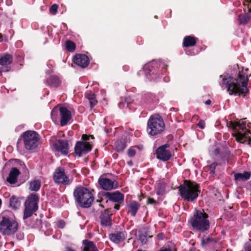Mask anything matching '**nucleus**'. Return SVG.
<instances>
[{"label":"nucleus","instance_id":"obj_28","mask_svg":"<svg viewBox=\"0 0 251 251\" xmlns=\"http://www.w3.org/2000/svg\"><path fill=\"white\" fill-rule=\"evenodd\" d=\"M41 187V182L39 180H33L30 181L29 189L31 191H37Z\"/></svg>","mask_w":251,"mask_h":251},{"label":"nucleus","instance_id":"obj_39","mask_svg":"<svg viewBox=\"0 0 251 251\" xmlns=\"http://www.w3.org/2000/svg\"><path fill=\"white\" fill-rule=\"evenodd\" d=\"M126 105V107L128 106V103L125 101V102H123V101H121L119 104V106L120 108H124Z\"/></svg>","mask_w":251,"mask_h":251},{"label":"nucleus","instance_id":"obj_1","mask_svg":"<svg viewBox=\"0 0 251 251\" xmlns=\"http://www.w3.org/2000/svg\"><path fill=\"white\" fill-rule=\"evenodd\" d=\"M248 75L242 71L239 72L237 78L228 75H220L219 83L222 89H226L230 95L245 96L248 92Z\"/></svg>","mask_w":251,"mask_h":251},{"label":"nucleus","instance_id":"obj_29","mask_svg":"<svg viewBox=\"0 0 251 251\" xmlns=\"http://www.w3.org/2000/svg\"><path fill=\"white\" fill-rule=\"evenodd\" d=\"M115 148L117 151H122L126 148L125 141L121 140L116 141L115 143Z\"/></svg>","mask_w":251,"mask_h":251},{"label":"nucleus","instance_id":"obj_45","mask_svg":"<svg viewBox=\"0 0 251 251\" xmlns=\"http://www.w3.org/2000/svg\"><path fill=\"white\" fill-rule=\"evenodd\" d=\"M157 236L159 240L163 239L164 235H163V234L162 233H160L158 234Z\"/></svg>","mask_w":251,"mask_h":251},{"label":"nucleus","instance_id":"obj_2","mask_svg":"<svg viewBox=\"0 0 251 251\" xmlns=\"http://www.w3.org/2000/svg\"><path fill=\"white\" fill-rule=\"evenodd\" d=\"M246 119L229 121L226 123L227 126L233 130L232 135L235 137L236 140L241 143L245 142L247 140L251 141V138L249 136L251 134V123H249L247 124Z\"/></svg>","mask_w":251,"mask_h":251},{"label":"nucleus","instance_id":"obj_4","mask_svg":"<svg viewBox=\"0 0 251 251\" xmlns=\"http://www.w3.org/2000/svg\"><path fill=\"white\" fill-rule=\"evenodd\" d=\"M74 196L79 205L82 207H89L94 201L91 192L83 187L76 188L74 191Z\"/></svg>","mask_w":251,"mask_h":251},{"label":"nucleus","instance_id":"obj_21","mask_svg":"<svg viewBox=\"0 0 251 251\" xmlns=\"http://www.w3.org/2000/svg\"><path fill=\"white\" fill-rule=\"evenodd\" d=\"M20 174L19 170L16 168H12L6 180L11 184H14L17 181V178Z\"/></svg>","mask_w":251,"mask_h":251},{"label":"nucleus","instance_id":"obj_9","mask_svg":"<svg viewBox=\"0 0 251 251\" xmlns=\"http://www.w3.org/2000/svg\"><path fill=\"white\" fill-rule=\"evenodd\" d=\"M24 145L26 150H32L36 148L38 145L39 137L35 131H29L24 133Z\"/></svg>","mask_w":251,"mask_h":251},{"label":"nucleus","instance_id":"obj_3","mask_svg":"<svg viewBox=\"0 0 251 251\" xmlns=\"http://www.w3.org/2000/svg\"><path fill=\"white\" fill-rule=\"evenodd\" d=\"M179 191L181 197L188 201L196 199L200 193L197 184L187 180L179 186Z\"/></svg>","mask_w":251,"mask_h":251},{"label":"nucleus","instance_id":"obj_51","mask_svg":"<svg viewBox=\"0 0 251 251\" xmlns=\"http://www.w3.org/2000/svg\"><path fill=\"white\" fill-rule=\"evenodd\" d=\"M127 164L130 166H132L133 165V163L132 161H129L127 162Z\"/></svg>","mask_w":251,"mask_h":251},{"label":"nucleus","instance_id":"obj_11","mask_svg":"<svg viewBox=\"0 0 251 251\" xmlns=\"http://www.w3.org/2000/svg\"><path fill=\"white\" fill-rule=\"evenodd\" d=\"M169 147L168 144L164 145L156 150L157 158L162 161H167L171 157L170 151L167 149Z\"/></svg>","mask_w":251,"mask_h":251},{"label":"nucleus","instance_id":"obj_47","mask_svg":"<svg viewBox=\"0 0 251 251\" xmlns=\"http://www.w3.org/2000/svg\"><path fill=\"white\" fill-rule=\"evenodd\" d=\"M159 251H171V249L170 248H165L160 250Z\"/></svg>","mask_w":251,"mask_h":251},{"label":"nucleus","instance_id":"obj_10","mask_svg":"<svg viewBox=\"0 0 251 251\" xmlns=\"http://www.w3.org/2000/svg\"><path fill=\"white\" fill-rule=\"evenodd\" d=\"M53 179L54 181L58 184L68 185L71 182L70 179L66 175L64 169L62 168H58L56 169L54 173Z\"/></svg>","mask_w":251,"mask_h":251},{"label":"nucleus","instance_id":"obj_43","mask_svg":"<svg viewBox=\"0 0 251 251\" xmlns=\"http://www.w3.org/2000/svg\"><path fill=\"white\" fill-rule=\"evenodd\" d=\"M147 202L148 204H154L156 203V201L153 199L149 198Z\"/></svg>","mask_w":251,"mask_h":251},{"label":"nucleus","instance_id":"obj_55","mask_svg":"<svg viewBox=\"0 0 251 251\" xmlns=\"http://www.w3.org/2000/svg\"><path fill=\"white\" fill-rule=\"evenodd\" d=\"M1 204V200L0 199V205Z\"/></svg>","mask_w":251,"mask_h":251},{"label":"nucleus","instance_id":"obj_17","mask_svg":"<svg viewBox=\"0 0 251 251\" xmlns=\"http://www.w3.org/2000/svg\"><path fill=\"white\" fill-rule=\"evenodd\" d=\"M74 62L75 64L84 68L88 66L89 61L88 57L84 54H76L74 57Z\"/></svg>","mask_w":251,"mask_h":251},{"label":"nucleus","instance_id":"obj_50","mask_svg":"<svg viewBox=\"0 0 251 251\" xmlns=\"http://www.w3.org/2000/svg\"><path fill=\"white\" fill-rule=\"evenodd\" d=\"M211 103V101L210 100H208L206 101H205V103L206 105H210Z\"/></svg>","mask_w":251,"mask_h":251},{"label":"nucleus","instance_id":"obj_22","mask_svg":"<svg viewBox=\"0 0 251 251\" xmlns=\"http://www.w3.org/2000/svg\"><path fill=\"white\" fill-rule=\"evenodd\" d=\"M251 177V173L245 172L243 173H236L234 174V179L237 183L242 181H245L249 179Z\"/></svg>","mask_w":251,"mask_h":251},{"label":"nucleus","instance_id":"obj_27","mask_svg":"<svg viewBox=\"0 0 251 251\" xmlns=\"http://www.w3.org/2000/svg\"><path fill=\"white\" fill-rule=\"evenodd\" d=\"M196 43V41L195 38L192 36H186L184 39L183 45L185 47L194 46L195 45Z\"/></svg>","mask_w":251,"mask_h":251},{"label":"nucleus","instance_id":"obj_36","mask_svg":"<svg viewBox=\"0 0 251 251\" xmlns=\"http://www.w3.org/2000/svg\"><path fill=\"white\" fill-rule=\"evenodd\" d=\"M212 239L209 237H203L201 239V244L204 245L210 242Z\"/></svg>","mask_w":251,"mask_h":251},{"label":"nucleus","instance_id":"obj_20","mask_svg":"<svg viewBox=\"0 0 251 251\" xmlns=\"http://www.w3.org/2000/svg\"><path fill=\"white\" fill-rule=\"evenodd\" d=\"M109 201L118 203H121L124 201V195L119 192L109 193L107 194Z\"/></svg>","mask_w":251,"mask_h":251},{"label":"nucleus","instance_id":"obj_56","mask_svg":"<svg viewBox=\"0 0 251 251\" xmlns=\"http://www.w3.org/2000/svg\"><path fill=\"white\" fill-rule=\"evenodd\" d=\"M249 12H251V9L249 10Z\"/></svg>","mask_w":251,"mask_h":251},{"label":"nucleus","instance_id":"obj_41","mask_svg":"<svg viewBox=\"0 0 251 251\" xmlns=\"http://www.w3.org/2000/svg\"><path fill=\"white\" fill-rule=\"evenodd\" d=\"M65 226V223L62 221H59L57 222V226L59 228H62Z\"/></svg>","mask_w":251,"mask_h":251},{"label":"nucleus","instance_id":"obj_8","mask_svg":"<svg viewBox=\"0 0 251 251\" xmlns=\"http://www.w3.org/2000/svg\"><path fill=\"white\" fill-rule=\"evenodd\" d=\"M39 198L36 194H31L25 201V209L24 211V219L30 217L34 212L38 209Z\"/></svg>","mask_w":251,"mask_h":251},{"label":"nucleus","instance_id":"obj_15","mask_svg":"<svg viewBox=\"0 0 251 251\" xmlns=\"http://www.w3.org/2000/svg\"><path fill=\"white\" fill-rule=\"evenodd\" d=\"M99 182L101 188L105 190H110L117 187L116 182L107 178H100Z\"/></svg>","mask_w":251,"mask_h":251},{"label":"nucleus","instance_id":"obj_44","mask_svg":"<svg viewBox=\"0 0 251 251\" xmlns=\"http://www.w3.org/2000/svg\"><path fill=\"white\" fill-rule=\"evenodd\" d=\"M90 136L86 134H83L82 136V139L84 141H87L89 140Z\"/></svg>","mask_w":251,"mask_h":251},{"label":"nucleus","instance_id":"obj_34","mask_svg":"<svg viewBox=\"0 0 251 251\" xmlns=\"http://www.w3.org/2000/svg\"><path fill=\"white\" fill-rule=\"evenodd\" d=\"M250 19V16L247 14H246L243 16H239V20L240 21V23L241 24H246L249 19Z\"/></svg>","mask_w":251,"mask_h":251},{"label":"nucleus","instance_id":"obj_40","mask_svg":"<svg viewBox=\"0 0 251 251\" xmlns=\"http://www.w3.org/2000/svg\"><path fill=\"white\" fill-rule=\"evenodd\" d=\"M18 162H19L20 165L21 166L23 171L25 173L27 169L25 164L20 160H18Z\"/></svg>","mask_w":251,"mask_h":251},{"label":"nucleus","instance_id":"obj_42","mask_svg":"<svg viewBox=\"0 0 251 251\" xmlns=\"http://www.w3.org/2000/svg\"><path fill=\"white\" fill-rule=\"evenodd\" d=\"M198 126L201 128L203 129L205 126V123L203 121L201 120L198 123Z\"/></svg>","mask_w":251,"mask_h":251},{"label":"nucleus","instance_id":"obj_18","mask_svg":"<svg viewBox=\"0 0 251 251\" xmlns=\"http://www.w3.org/2000/svg\"><path fill=\"white\" fill-rule=\"evenodd\" d=\"M112 214L108 210H106L104 212H101L100 215V223L103 226H108L111 225V219L110 215Z\"/></svg>","mask_w":251,"mask_h":251},{"label":"nucleus","instance_id":"obj_37","mask_svg":"<svg viewBox=\"0 0 251 251\" xmlns=\"http://www.w3.org/2000/svg\"><path fill=\"white\" fill-rule=\"evenodd\" d=\"M217 166V164L213 163L209 166V172L211 174H214L215 173V168Z\"/></svg>","mask_w":251,"mask_h":251},{"label":"nucleus","instance_id":"obj_53","mask_svg":"<svg viewBox=\"0 0 251 251\" xmlns=\"http://www.w3.org/2000/svg\"><path fill=\"white\" fill-rule=\"evenodd\" d=\"M149 67V65H146L144 66V69L145 70H147V69L148 68V67Z\"/></svg>","mask_w":251,"mask_h":251},{"label":"nucleus","instance_id":"obj_52","mask_svg":"<svg viewBox=\"0 0 251 251\" xmlns=\"http://www.w3.org/2000/svg\"><path fill=\"white\" fill-rule=\"evenodd\" d=\"M246 251H251V246L248 247L246 249Z\"/></svg>","mask_w":251,"mask_h":251},{"label":"nucleus","instance_id":"obj_12","mask_svg":"<svg viewBox=\"0 0 251 251\" xmlns=\"http://www.w3.org/2000/svg\"><path fill=\"white\" fill-rule=\"evenodd\" d=\"M91 146L87 142L78 141L75 147V152L79 156L87 153L91 151Z\"/></svg>","mask_w":251,"mask_h":251},{"label":"nucleus","instance_id":"obj_13","mask_svg":"<svg viewBox=\"0 0 251 251\" xmlns=\"http://www.w3.org/2000/svg\"><path fill=\"white\" fill-rule=\"evenodd\" d=\"M12 62V57L9 54H5L0 56V65L1 67L0 68V75L2 72H7L9 71V68L8 65H10Z\"/></svg>","mask_w":251,"mask_h":251},{"label":"nucleus","instance_id":"obj_48","mask_svg":"<svg viewBox=\"0 0 251 251\" xmlns=\"http://www.w3.org/2000/svg\"><path fill=\"white\" fill-rule=\"evenodd\" d=\"M164 193V191L163 190H161V191H157L156 192V193L157 195H162Z\"/></svg>","mask_w":251,"mask_h":251},{"label":"nucleus","instance_id":"obj_16","mask_svg":"<svg viewBox=\"0 0 251 251\" xmlns=\"http://www.w3.org/2000/svg\"><path fill=\"white\" fill-rule=\"evenodd\" d=\"M59 112L61 115L60 124L62 126H65L71 118L70 111L66 107L59 108Z\"/></svg>","mask_w":251,"mask_h":251},{"label":"nucleus","instance_id":"obj_6","mask_svg":"<svg viewBox=\"0 0 251 251\" xmlns=\"http://www.w3.org/2000/svg\"><path fill=\"white\" fill-rule=\"evenodd\" d=\"M18 223L8 216L2 215L0 220V232L4 236H10L18 229Z\"/></svg>","mask_w":251,"mask_h":251},{"label":"nucleus","instance_id":"obj_54","mask_svg":"<svg viewBox=\"0 0 251 251\" xmlns=\"http://www.w3.org/2000/svg\"><path fill=\"white\" fill-rule=\"evenodd\" d=\"M248 2H251V0H247Z\"/></svg>","mask_w":251,"mask_h":251},{"label":"nucleus","instance_id":"obj_46","mask_svg":"<svg viewBox=\"0 0 251 251\" xmlns=\"http://www.w3.org/2000/svg\"><path fill=\"white\" fill-rule=\"evenodd\" d=\"M87 99L89 100V98L95 99V96L93 94H88L87 96Z\"/></svg>","mask_w":251,"mask_h":251},{"label":"nucleus","instance_id":"obj_7","mask_svg":"<svg viewBox=\"0 0 251 251\" xmlns=\"http://www.w3.org/2000/svg\"><path fill=\"white\" fill-rule=\"evenodd\" d=\"M165 125L161 117L157 114L151 116L148 122L147 132L154 136L160 134L164 129Z\"/></svg>","mask_w":251,"mask_h":251},{"label":"nucleus","instance_id":"obj_38","mask_svg":"<svg viewBox=\"0 0 251 251\" xmlns=\"http://www.w3.org/2000/svg\"><path fill=\"white\" fill-rule=\"evenodd\" d=\"M97 100H96L95 99H91L89 98V103L91 106V107H93L97 104Z\"/></svg>","mask_w":251,"mask_h":251},{"label":"nucleus","instance_id":"obj_25","mask_svg":"<svg viewBox=\"0 0 251 251\" xmlns=\"http://www.w3.org/2000/svg\"><path fill=\"white\" fill-rule=\"evenodd\" d=\"M139 206L140 205L136 201H132L128 205V212L132 216H135Z\"/></svg>","mask_w":251,"mask_h":251},{"label":"nucleus","instance_id":"obj_5","mask_svg":"<svg viewBox=\"0 0 251 251\" xmlns=\"http://www.w3.org/2000/svg\"><path fill=\"white\" fill-rule=\"evenodd\" d=\"M190 223L194 228L201 231L207 230L209 227L207 215L204 212L203 210L197 211L191 219Z\"/></svg>","mask_w":251,"mask_h":251},{"label":"nucleus","instance_id":"obj_32","mask_svg":"<svg viewBox=\"0 0 251 251\" xmlns=\"http://www.w3.org/2000/svg\"><path fill=\"white\" fill-rule=\"evenodd\" d=\"M58 110H59V108L57 107H54L51 111V117L52 121L53 122H56L57 121V117L58 114Z\"/></svg>","mask_w":251,"mask_h":251},{"label":"nucleus","instance_id":"obj_33","mask_svg":"<svg viewBox=\"0 0 251 251\" xmlns=\"http://www.w3.org/2000/svg\"><path fill=\"white\" fill-rule=\"evenodd\" d=\"M137 149H139L140 148L137 146H135L129 148L127 151V154L128 156L130 157H133L136 154Z\"/></svg>","mask_w":251,"mask_h":251},{"label":"nucleus","instance_id":"obj_31","mask_svg":"<svg viewBox=\"0 0 251 251\" xmlns=\"http://www.w3.org/2000/svg\"><path fill=\"white\" fill-rule=\"evenodd\" d=\"M66 46L67 50L70 52H73L75 50V44L71 41H67L66 42Z\"/></svg>","mask_w":251,"mask_h":251},{"label":"nucleus","instance_id":"obj_35","mask_svg":"<svg viewBox=\"0 0 251 251\" xmlns=\"http://www.w3.org/2000/svg\"><path fill=\"white\" fill-rule=\"evenodd\" d=\"M58 7V5L56 4L52 5L50 9V13L53 15L57 13Z\"/></svg>","mask_w":251,"mask_h":251},{"label":"nucleus","instance_id":"obj_30","mask_svg":"<svg viewBox=\"0 0 251 251\" xmlns=\"http://www.w3.org/2000/svg\"><path fill=\"white\" fill-rule=\"evenodd\" d=\"M20 201L15 196H12L10 199V205L13 209H16L18 208L20 206Z\"/></svg>","mask_w":251,"mask_h":251},{"label":"nucleus","instance_id":"obj_19","mask_svg":"<svg viewBox=\"0 0 251 251\" xmlns=\"http://www.w3.org/2000/svg\"><path fill=\"white\" fill-rule=\"evenodd\" d=\"M125 231H117L109 235L110 239L113 242L119 243L123 241L126 238Z\"/></svg>","mask_w":251,"mask_h":251},{"label":"nucleus","instance_id":"obj_23","mask_svg":"<svg viewBox=\"0 0 251 251\" xmlns=\"http://www.w3.org/2000/svg\"><path fill=\"white\" fill-rule=\"evenodd\" d=\"M151 237V236L149 235L147 229L143 228L139 231V238L142 244H146L148 241V239Z\"/></svg>","mask_w":251,"mask_h":251},{"label":"nucleus","instance_id":"obj_49","mask_svg":"<svg viewBox=\"0 0 251 251\" xmlns=\"http://www.w3.org/2000/svg\"><path fill=\"white\" fill-rule=\"evenodd\" d=\"M114 208L116 210L119 209V208H120V205L119 204H115V205H114Z\"/></svg>","mask_w":251,"mask_h":251},{"label":"nucleus","instance_id":"obj_14","mask_svg":"<svg viewBox=\"0 0 251 251\" xmlns=\"http://www.w3.org/2000/svg\"><path fill=\"white\" fill-rule=\"evenodd\" d=\"M53 150L55 151L61 153L63 155H67L68 153L69 147L67 141L58 140L53 145Z\"/></svg>","mask_w":251,"mask_h":251},{"label":"nucleus","instance_id":"obj_26","mask_svg":"<svg viewBox=\"0 0 251 251\" xmlns=\"http://www.w3.org/2000/svg\"><path fill=\"white\" fill-rule=\"evenodd\" d=\"M83 242L85 245L83 251H98L97 247L93 242H88L86 240H84Z\"/></svg>","mask_w":251,"mask_h":251},{"label":"nucleus","instance_id":"obj_24","mask_svg":"<svg viewBox=\"0 0 251 251\" xmlns=\"http://www.w3.org/2000/svg\"><path fill=\"white\" fill-rule=\"evenodd\" d=\"M48 85L51 87H58L61 83L59 78L56 76H51L47 80Z\"/></svg>","mask_w":251,"mask_h":251}]
</instances>
